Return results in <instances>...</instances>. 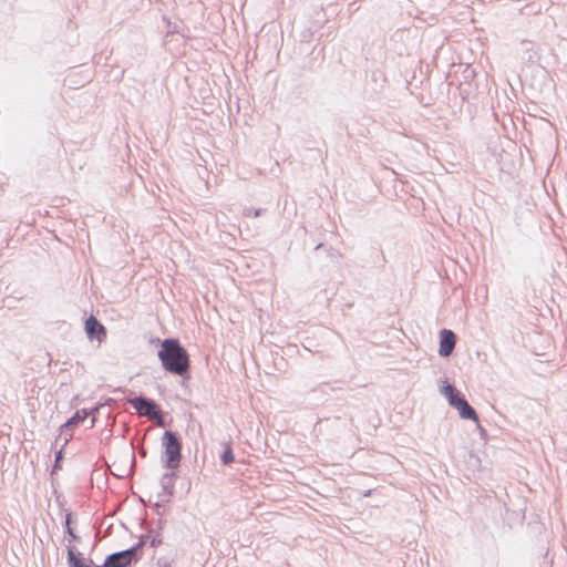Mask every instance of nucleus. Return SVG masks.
<instances>
[{
    "mask_svg": "<svg viewBox=\"0 0 567 567\" xmlns=\"http://www.w3.org/2000/svg\"><path fill=\"white\" fill-rule=\"evenodd\" d=\"M171 32L172 33H178L179 31L176 28H173V30Z\"/></svg>",
    "mask_w": 567,
    "mask_h": 567,
    "instance_id": "31",
    "label": "nucleus"
},
{
    "mask_svg": "<svg viewBox=\"0 0 567 567\" xmlns=\"http://www.w3.org/2000/svg\"><path fill=\"white\" fill-rule=\"evenodd\" d=\"M219 460L223 465L229 466L235 462V453L233 450L231 442H224L223 443V451L219 454Z\"/></svg>",
    "mask_w": 567,
    "mask_h": 567,
    "instance_id": "11",
    "label": "nucleus"
},
{
    "mask_svg": "<svg viewBox=\"0 0 567 567\" xmlns=\"http://www.w3.org/2000/svg\"><path fill=\"white\" fill-rule=\"evenodd\" d=\"M134 565V559L128 557V553L120 550L107 555L102 567H133Z\"/></svg>",
    "mask_w": 567,
    "mask_h": 567,
    "instance_id": "8",
    "label": "nucleus"
},
{
    "mask_svg": "<svg viewBox=\"0 0 567 567\" xmlns=\"http://www.w3.org/2000/svg\"><path fill=\"white\" fill-rule=\"evenodd\" d=\"M474 76H475V71H474V69H472V68L467 66V68L464 70V72H463V78L467 81V80H470V79H472V78H474Z\"/></svg>",
    "mask_w": 567,
    "mask_h": 567,
    "instance_id": "23",
    "label": "nucleus"
},
{
    "mask_svg": "<svg viewBox=\"0 0 567 567\" xmlns=\"http://www.w3.org/2000/svg\"><path fill=\"white\" fill-rule=\"evenodd\" d=\"M265 212H266L265 208H252V207L246 208L245 216L257 218V217L261 216L262 213H265Z\"/></svg>",
    "mask_w": 567,
    "mask_h": 567,
    "instance_id": "17",
    "label": "nucleus"
},
{
    "mask_svg": "<svg viewBox=\"0 0 567 567\" xmlns=\"http://www.w3.org/2000/svg\"><path fill=\"white\" fill-rule=\"evenodd\" d=\"M440 393L445 396L450 406L457 410L461 419L474 422L480 421L476 410L468 403L465 395L457 390L453 383L445 381L440 386Z\"/></svg>",
    "mask_w": 567,
    "mask_h": 567,
    "instance_id": "3",
    "label": "nucleus"
},
{
    "mask_svg": "<svg viewBox=\"0 0 567 567\" xmlns=\"http://www.w3.org/2000/svg\"><path fill=\"white\" fill-rule=\"evenodd\" d=\"M371 494H372V491L368 489V491H364L362 495H363V497H369V496H371Z\"/></svg>",
    "mask_w": 567,
    "mask_h": 567,
    "instance_id": "28",
    "label": "nucleus"
},
{
    "mask_svg": "<svg viewBox=\"0 0 567 567\" xmlns=\"http://www.w3.org/2000/svg\"><path fill=\"white\" fill-rule=\"evenodd\" d=\"M177 375L182 378V382H181V384H182L183 386H186V385H187V383L189 382L190 378H192V377H190V370H187L186 372H184V373H182V374H177Z\"/></svg>",
    "mask_w": 567,
    "mask_h": 567,
    "instance_id": "21",
    "label": "nucleus"
},
{
    "mask_svg": "<svg viewBox=\"0 0 567 567\" xmlns=\"http://www.w3.org/2000/svg\"><path fill=\"white\" fill-rule=\"evenodd\" d=\"M126 401L140 415L147 417L157 416V410L161 408L155 400L142 393L140 395L127 398Z\"/></svg>",
    "mask_w": 567,
    "mask_h": 567,
    "instance_id": "4",
    "label": "nucleus"
},
{
    "mask_svg": "<svg viewBox=\"0 0 567 567\" xmlns=\"http://www.w3.org/2000/svg\"><path fill=\"white\" fill-rule=\"evenodd\" d=\"M76 400H78V396H74V398L72 399V401H71V405H72V406L74 405V403H76Z\"/></svg>",
    "mask_w": 567,
    "mask_h": 567,
    "instance_id": "30",
    "label": "nucleus"
},
{
    "mask_svg": "<svg viewBox=\"0 0 567 567\" xmlns=\"http://www.w3.org/2000/svg\"><path fill=\"white\" fill-rule=\"evenodd\" d=\"M167 502H169V497H168L167 499L163 501V502H157V503H155L153 507H154V508L156 509V512L159 514V511H158V509L163 506V504H164V503H167Z\"/></svg>",
    "mask_w": 567,
    "mask_h": 567,
    "instance_id": "27",
    "label": "nucleus"
},
{
    "mask_svg": "<svg viewBox=\"0 0 567 567\" xmlns=\"http://www.w3.org/2000/svg\"><path fill=\"white\" fill-rule=\"evenodd\" d=\"M162 369L169 374H182L192 368L190 355L181 340L175 337L163 339L157 350Z\"/></svg>",
    "mask_w": 567,
    "mask_h": 567,
    "instance_id": "1",
    "label": "nucleus"
},
{
    "mask_svg": "<svg viewBox=\"0 0 567 567\" xmlns=\"http://www.w3.org/2000/svg\"><path fill=\"white\" fill-rule=\"evenodd\" d=\"M162 446L161 462L163 467L168 471L177 470L183 458V441L181 434L176 431H165L162 436Z\"/></svg>",
    "mask_w": 567,
    "mask_h": 567,
    "instance_id": "2",
    "label": "nucleus"
},
{
    "mask_svg": "<svg viewBox=\"0 0 567 567\" xmlns=\"http://www.w3.org/2000/svg\"><path fill=\"white\" fill-rule=\"evenodd\" d=\"M163 544V537L159 533H156L151 539H150V546L153 548H157Z\"/></svg>",
    "mask_w": 567,
    "mask_h": 567,
    "instance_id": "19",
    "label": "nucleus"
},
{
    "mask_svg": "<svg viewBox=\"0 0 567 567\" xmlns=\"http://www.w3.org/2000/svg\"><path fill=\"white\" fill-rule=\"evenodd\" d=\"M176 477L177 476L174 473V471H171V472L164 473L161 478V486H162L163 494L166 495L167 497L174 496Z\"/></svg>",
    "mask_w": 567,
    "mask_h": 567,
    "instance_id": "10",
    "label": "nucleus"
},
{
    "mask_svg": "<svg viewBox=\"0 0 567 567\" xmlns=\"http://www.w3.org/2000/svg\"><path fill=\"white\" fill-rule=\"evenodd\" d=\"M457 336L450 329H442L439 332V355L449 358L455 348Z\"/></svg>",
    "mask_w": 567,
    "mask_h": 567,
    "instance_id": "5",
    "label": "nucleus"
},
{
    "mask_svg": "<svg viewBox=\"0 0 567 567\" xmlns=\"http://www.w3.org/2000/svg\"><path fill=\"white\" fill-rule=\"evenodd\" d=\"M66 561L69 567H99L91 558L87 561L83 554L72 545L66 546Z\"/></svg>",
    "mask_w": 567,
    "mask_h": 567,
    "instance_id": "7",
    "label": "nucleus"
},
{
    "mask_svg": "<svg viewBox=\"0 0 567 567\" xmlns=\"http://www.w3.org/2000/svg\"><path fill=\"white\" fill-rule=\"evenodd\" d=\"M172 564H173V559L169 557H165V556L158 557L157 561H156V565L158 567H172Z\"/></svg>",
    "mask_w": 567,
    "mask_h": 567,
    "instance_id": "20",
    "label": "nucleus"
},
{
    "mask_svg": "<svg viewBox=\"0 0 567 567\" xmlns=\"http://www.w3.org/2000/svg\"><path fill=\"white\" fill-rule=\"evenodd\" d=\"M76 523V516L75 514L70 511V509H66L65 511V516H64V533H69V530H71L72 525Z\"/></svg>",
    "mask_w": 567,
    "mask_h": 567,
    "instance_id": "15",
    "label": "nucleus"
},
{
    "mask_svg": "<svg viewBox=\"0 0 567 567\" xmlns=\"http://www.w3.org/2000/svg\"><path fill=\"white\" fill-rule=\"evenodd\" d=\"M90 415L91 411H89V409L76 410L74 414L60 426V433L72 432L75 427L83 424Z\"/></svg>",
    "mask_w": 567,
    "mask_h": 567,
    "instance_id": "9",
    "label": "nucleus"
},
{
    "mask_svg": "<svg viewBox=\"0 0 567 567\" xmlns=\"http://www.w3.org/2000/svg\"><path fill=\"white\" fill-rule=\"evenodd\" d=\"M84 330L90 340L102 341L106 339V328L93 316L86 318Z\"/></svg>",
    "mask_w": 567,
    "mask_h": 567,
    "instance_id": "6",
    "label": "nucleus"
},
{
    "mask_svg": "<svg viewBox=\"0 0 567 567\" xmlns=\"http://www.w3.org/2000/svg\"><path fill=\"white\" fill-rule=\"evenodd\" d=\"M147 542H148V533L142 534V535L138 536V542L137 543H138V545L141 547L144 548V546L147 544Z\"/></svg>",
    "mask_w": 567,
    "mask_h": 567,
    "instance_id": "25",
    "label": "nucleus"
},
{
    "mask_svg": "<svg viewBox=\"0 0 567 567\" xmlns=\"http://www.w3.org/2000/svg\"><path fill=\"white\" fill-rule=\"evenodd\" d=\"M100 406H101L100 404H96L94 408L89 409V411H91V415H92L90 427H93L95 425V414L99 413Z\"/></svg>",
    "mask_w": 567,
    "mask_h": 567,
    "instance_id": "22",
    "label": "nucleus"
},
{
    "mask_svg": "<svg viewBox=\"0 0 567 567\" xmlns=\"http://www.w3.org/2000/svg\"><path fill=\"white\" fill-rule=\"evenodd\" d=\"M148 342L153 346H156L159 348H162V344H163V339L158 338V337H153L151 336L150 339H148Z\"/></svg>",
    "mask_w": 567,
    "mask_h": 567,
    "instance_id": "24",
    "label": "nucleus"
},
{
    "mask_svg": "<svg viewBox=\"0 0 567 567\" xmlns=\"http://www.w3.org/2000/svg\"><path fill=\"white\" fill-rule=\"evenodd\" d=\"M520 44H522L524 53L527 54L526 60L529 63H535L537 58H538L537 56V52L534 49L535 44L532 41H528V40H523Z\"/></svg>",
    "mask_w": 567,
    "mask_h": 567,
    "instance_id": "13",
    "label": "nucleus"
},
{
    "mask_svg": "<svg viewBox=\"0 0 567 567\" xmlns=\"http://www.w3.org/2000/svg\"><path fill=\"white\" fill-rule=\"evenodd\" d=\"M157 416H151L150 419H153L158 426L165 427L167 425L165 413L159 408L157 410Z\"/></svg>",
    "mask_w": 567,
    "mask_h": 567,
    "instance_id": "16",
    "label": "nucleus"
},
{
    "mask_svg": "<svg viewBox=\"0 0 567 567\" xmlns=\"http://www.w3.org/2000/svg\"><path fill=\"white\" fill-rule=\"evenodd\" d=\"M71 437H72V434H70L69 437H65L64 444L61 446L60 450H58L55 452L54 462H53V465L51 468L52 476L58 474V472L62 470V464H63V460H64V445L71 440Z\"/></svg>",
    "mask_w": 567,
    "mask_h": 567,
    "instance_id": "12",
    "label": "nucleus"
},
{
    "mask_svg": "<svg viewBox=\"0 0 567 567\" xmlns=\"http://www.w3.org/2000/svg\"><path fill=\"white\" fill-rule=\"evenodd\" d=\"M373 248L379 251L375 262H378L381 267H384V265L388 262V260L385 258L383 250L381 249V246L378 245V247H373Z\"/></svg>",
    "mask_w": 567,
    "mask_h": 567,
    "instance_id": "18",
    "label": "nucleus"
},
{
    "mask_svg": "<svg viewBox=\"0 0 567 567\" xmlns=\"http://www.w3.org/2000/svg\"><path fill=\"white\" fill-rule=\"evenodd\" d=\"M123 553H128V557L133 558L134 564L136 565L143 556V547H141L138 543H136L130 548L123 549Z\"/></svg>",
    "mask_w": 567,
    "mask_h": 567,
    "instance_id": "14",
    "label": "nucleus"
},
{
    "mask_svg": "<svg viewBox=\"0 0 567 567\" xmlns=\"http://www.w3.org/2000/svg\"><path fill=\"white\" fill-rule=\"evenodd\" d=\"M65 534L70 536V542H79L80 540V536L75 534L73 528H71V530H69V533H65Z\"/></svg>",
    "mask_w": 567,
    "mask_h": 567,
    "instance_id": "26",
    "label": "nucleus"
},
{
    "mask_svg": "<svg viewBox=\"0 0 567 567\" xmlns=\"http://www.w3.org/2000/svg\"><path fill=\"white\" fill-rule=\"evenodd\" d=\"M324 245L322 243L318 244L316 247H315V250H319L321 248H323Z\"/></svg>",
    "mask_w": 567,
    "mask_h": 567,
    "instance_id": "29",
    "label": "nucleus"
}]
</instances>
